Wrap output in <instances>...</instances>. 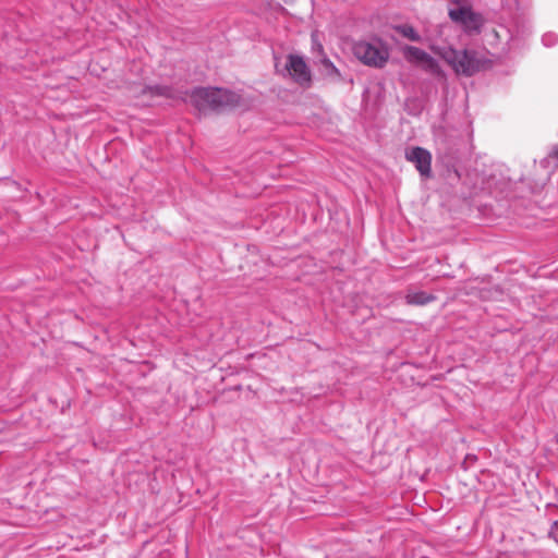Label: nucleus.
<instances>
[{"mask_svg": "<svg viewBox=\"0 0 558 558\" xmlns=\"http://www.w3.org/2000/svg\"><path fill=\"white\" fill-rule=\"evenodd\" d=\"M241 96L223 88L198 87L191 92L190 101L201 112L222 111L241 106Z\"/></svg>", "mask_w": 558, "mask_h": 558, "instance_id": "obj_1", "label": "nucleus"}, {"mask_svg": "<svg viewBox=\"0 0 558 558\" xmlns=\"http://www.w3.org/2000/svg\"><path fill=\"white\" fill-rule=\"evenodd\" d=\"M430 49L444 59L457 74L472 76L485 65V62L477 57L475 51H459L450 46H432Z\"/></svg>", "mask_w": 558, "mask_h": 558, "instance_id": "obj_2", "label": "nucleus"}, {"mask_svg": "<svg viewBox=\"0 0 558 558\" xmlns=\"http://www.w3.org/2000/svg\"><path fill=\"white\" fill-rule=\"evenodd\" d=\"M353 54L363 64L373 68H383L389 58V51L381 40L354 43L352 47Z\"/></svg>", "mask_w": 558, "mask_h": 558, "instance_id": "obj_3", "label": "nucleus"}, {"mask_svg": "<svg viewBox=\"0 0 558 558\" xmlns=\"http://www.w3.org/2000/svg\"><path fill=\"white\" fill-rule=\"evenodd\" d=\"M289 75L300 85L310 84L311 71L304 59L296 54H289L286 63Z\"/></svg>", "mask_w": 558, "mask_h": 558, "instance_id": "obj_4", "label": "nucleus"}, {"mask_svg": "<svg viewBox=\"0 0 558 558\" xmlns=\"http://www.w3.org/2000/svg\"><path fill=\"white\" fill-rule=\"evenodd\" d=\"M405 157L415 165L421 175H430L432 155L428 150L422 147H413L411 150L407 151Z\"/></svg>", "mask_w": 558, "mask_h": 558, "instance_id": "obj_5", "label": "nucleus"}, {"mask_svg": "<svg viewBox=\"0 0 558 558\" xmlns=\"http://www.w3.org/2000/svg\"><path fill=\"white\" fill-rule=\"evenodd\" d=\"M141 95L149 96V97H166L174 99L177 98L175 92L166 85H153V86H144L141 88Z\"/></svg>", "mask_w": 558, "mask_h": 558, "instance_id": "obj_6", "label": "nucleus"}, {"mask_svg": "<svg viewBox=\"0 0 558 558\" xmlns=\"http://www.w3.org/2000/svg\"><path fill=\"white\" fill-rule=\"evenodd\" d=\"M436 300L434 294L425 291H408L405 294V302L409 305H426Z\"/></svg>", "mask_w": 558, "mask_h": 558, "instance_id": "obj_7", "label": "nucleus"}, {"mask_svg": "<svg viewBox=\"0 0 558 558\" xmlns=\"http://www.w3.org/2000/svg\"><path fill=\"white\" fill-rule=\"evenodd\" d=\"M427 54L428 53L426 51L414 46H405L403 48V56L405 60L415 65L423 63Z\"/></svg>", "mask_w": 558, "mask_h": 558, "instance_id": "obj_8", "label": "nucleus"}, {"mask_svg": "<svg viewBox=\"0 0 558 558\" xmlns=\"http://www.w3.org/2000/svg\"><path fill=\"white\" fill-rule=\"evenodd\" d=\"M449 17L460 24H464L471 17V9L469 7H457L449 10Z\"/></svg>", "mask_w": 558, "mask_h": 558, "instance_id": "obj_9", "label": "nucleus"}, {"mask_svg": "<svg viewBox=\"0 0 558 558\" xmlns=\"http://www.w3.org/2000/svg\"><path fill=\"white\" fill-rule=\"evenodd\" d=\"M420 66L424 71H426L433 75H436V76L444 75L442 70L439 66L438 62L429 54L426 56L425 60L423 61V63L420 64Z\"/></svg>", "mask_w": 558, "mask_h": 558, "instance_id": "obj_10", "label": "nucleus"}, {"mask_svg": "<svg viewBox=\"0 0 558 558\" xmlns=\"http://www.w3.org/2000/svg\"><path fill=\"white\" fill-rule=\"evenodd\" d=\"M396 29L403 37H405L412 41H421L420 34L414 29V27H412L410 25H400Z\"/></svg>", "mask_w": 558, "mask_h": 558, "instance_id": "obj_11", "label": "nucleus"}, {"mask_svg": "<svg viewBox=\"0 0 558 558\" xmlns=\"http://www.w3.org/2000/svg\"><path fill=\"white\" fill-rule=\"evenodd\" d=\"M469 29H477L480 27V16L471 11V17L463 24Z\"/></svg>", "mask_w": 558, "mask_h": 558, "instance_id": "obj_12", "label": "nucleus"}, {"mask_svg": "<svg viewBox=\"0 0 558 558\" xmlns=\"http://www.w3.org/2000/svg\"><path fill=\"white\" fill-rule=\"evenodd\" d=\"M542 41L546 47H553L558 41V36L555 33H546L542 37Z\"/></svg>", "mask_w": 558, "mask_h": 558, "instance_id": "obj_13", "label": "nucleus"}, {"mask_svg": "<svg viewBox=\"0 0 558 558\" xmlns=\"http://www.w3.org/2000/svg\"><path fill=\"white\" fill-rule=\"evenodd\" d=\"M548 537L558 545V520L551 523L548 531Z\"/></svg>", "mask_w": 558, "mask_h": 558, "instance_id": "obj_14", "label": "nucleus"}, {"mask_svg": "<svg viewBox=\"0 0 558 558\" xmlns=\"http://www.w3.org/2000/svg\"><path fill=\"white\" fill-rule=\"evenodd\" d=\"M325 64H326V66L332 68L333 71H337V69L333 66L332 62H330L329 60H326Z\"/></svg>", "mask_w": 558, "mask_h": 558, "instance_id": "obj_15", "label": "nucleus"}, {"mask_svg": "<svg viewBox=\"0 0 558 558\" xmlns=\"http://www.w3.org/2000/svg\"><path fill=\"white\" fill-rule=\"evenodd\" d=\"M556 442L558 444V434L556 435Z\"/></svg>", "mask_w": 558, "mask_h": 558, "instance_id": "obj_16", "label": "nucleus"}]
</instances>
